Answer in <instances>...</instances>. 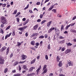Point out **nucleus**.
<instances>
[{"label": "nucleus", "mask_w": 76, "mask_h": 76, "mask_svg": "<svg viewBox=\"0 0 76 76\" xmlns=\"http://www.w3.org/2000/svg\"><path fill=\"white\" fill-rule=\"evenodd\" d=\"M1 22L3 24H6V23L7 22V20L6 18L4 16L1 17Z\"/></svg>", "instance_id": "f257e3e1"}, {"label": "nucleus", "mask_w": 76, "mask_h": 76, "mask_svg": "<svg viewBox=\"0 0 76 76\" xmlns=\"http://www.w3.org/2000/svg\"><path fill=\"white\" fill-rule=\"evenodd\" d=\"M42 70L43 71H44L42 73V74H45V73H46L47 72V65H45L43 68H42Z\"/></svg>", "instance_id": "f03ea898"}, {"label": "nucleus", "mask_w": 76, "mask_h": 76, "mask_svg": "<svg viewBox=\"0 0 76 76\" xmlns=\"http://www.w3.org/2000/svg\"><path fill=\"white\" fill-rule=\"evenodd\" d=\"M67 63L68 65L69 66H73V62H71L70 60H67Z\"/></svg>", "instance_id": "7ed1b4c3"}, {"label": "nucleus", "mask_w": 76, "mask_h": 76, "mask_svg": "<svg viewBox=\"0 0 76 76\" xmlns=\"http://www.w3.org/2000/svg\"><path fill=\"white\" fill-rule=\"evenodd\" d=\"M4 62V60L3 57H0V64H3Z\"/></svg>", "instance_id": "20e7f679"}, {"label": "nucleus", "mask_w": 76, "mask_h": 76, "mask_svg": "<svg viewBox=\"0 0 76 76\" xmlns=\"http://www.w3.org/2000/svg\"><path fill=\"white\" fill-rule=\"evenodd\" d=\"M21 57L22 60H25V59H26V58H27V56L23 54L21 56Z\"/></svg>", "instance_id": "39448f33"}, {"label": "nucleus", "mask_w": 76, "mask_h": 76, "mask_svg": "<svg viewBox=\"0 0 76 76\" xmlns=\"http://www.w3.org/2000/svg\"><path fill=\"white\" fill-rule=\"evenodd\" d=\"M54 29L55 31V33L56 34H57V35H59V33H60L59 30L56 28H55Z\"/></svg>", "instance_id": "423d86ee"}, {"label": "nucleus", "mask_w": 76, "mask_h": 76, "mask_svg": "<svg viewBox=\"0 0 76 76\" xmlns=\"http://www.w3.org/2000/svg\"><path fill=\"white\" fill-rule=\"evenodd\" d=\"M54 27H52L48 31V33H50L51 32H52V31H53V30H54Z\"/></svg>", "instance_id": "0eeeda50"}, {"label": "nucleus", "mask_w": 76, "mask_h": 76, "mask_svg": "<svg viewBox=\"0 0 76 76\" xmlns=\"http://www.w3.org/2000/svg\"><path fill=\"white\" fill-rule=\"evenodd\" d=\"M54 27H52L48 31V33H50L51 32H52V31H53V30H54Z\"/></svg>", "instance_id": "6e6552de"}, {"label": "nucleus", "mask_w": 76, "mask_h": 76, "mask_svg": "<svg viewBox=\"0 0 76 76\" xmlns=\"http://www.w3.org/2000/svg\"><path fill=\"white\" fill-rule=\"evenodd\" d=\"M51 23H52V21H50L48 22L47 23V26H48V27H49V26H50L51 25Z\"/></svg>", "instance_id": "1a4fd4ad"}, {"label": "nucleus", "mask_w": 76, "mask_h": 76, "mask_svg": "<svg viewBox=\"0 0 76 76\" xmlns=\"http://www.w3.org/2000/svg\"><path fill=\"white\" fill-rule=\"evenodd\" d=\"M7 48L6 47H3L1 49V52H3V51L5 50Z\"/></svg>", "instance_id": "9d476101"}, {"label": "nucleus", "mask_w": 76, "mask_h": 76, "mask_svg": "<svg viewBox=\"0 0 76 76\" xmlns=\"http://www.w3.org/2000/svg\"><path fill=\"white\" fill-rule=\"evenodd\" d=\"M71 52V50L70 49H67L65 51V54H68L69 53Z\"/></svg>", "instance_id": "9b49d317"}, {"label": "nucleus", "mask_w": 76, "mask_h": 76, "mask_svg": "<svg viewBox=\"0 0 76 76\" xmlns=\"http://www.w3.org/2000/svg\"><path fill=\"white\" fill-rule=\"evenodd\" d=\"M41 69V66L40 65L39 66V67L36 70V71L37 72V75H38V74L39 72V71L40 70V69Z\"/></svg>", "instance_id": "f8f14e48"}, {"label": "nucleus", "mask_w": 76, "mask_h": 76, "mask_svg": "<svg viewBox=\"0 0 76 76\" xmlns=\"http://www.w3.org/2000/svg\"><path fill=\"white\" fill-rule=\"evenodd\" d=\"M35 61H36V58H34L30 62V64H34V63H35Z\"/></svg>", "instance_id": "ddd939ff"}, {"label": "nucleus", "mask_w": 76, "mask_h": 76, "mask_svg": "<svg viewBox=\"0 0 76 76\" xmlns=\"http://www.w3.org/2000/svg\"><path fill=\"white\" fill-rule=\"evenodd\" d=\"M35 67L34 66L31 67L29 69V72H32L33 71V69H35Z\"/></svg>", "instance_id": "4468645a"}, {"label": "nucleus", "mask_w": 76, "mask_h": 76, "mask_svg": "<svg viewBox=\"0 0 76 76\" xmlns=\"http://www.w3.org/2000/svg\"><path fill=\"white\" fill-rule=\"evenodd\" d=\"M38 26V25L37 24L33 27V30H36Z\"/></svg>", "instance_id": "2eb2a0df"}, {"label": "nucleus", "mask_w": 76, "mask_h": 76, "mask_svg": "<svg viewBox=\"0 0 76 76\" xmlns=\"http://www.w3.org/2000/svg\"><path fill=\"white\" fill-rule=\"evenodd\" d=\"M18 30L20 31H22V32H23V31H24V28H23V27L19 28H18Z\"/></svg>", "instance_id": "dca6fc26"}, {"label": "nucleus", "mask_w": 76, "mask_h": 76, "mask_svg": "<svg viewBox=\"0 0 76 76\" xmlns=\"http://www.w3.org/2000/svg\"><path fill=\"white\" fill-rule=\"evenodd\" d=\"M23 68L24 69H25V70H28V68H27V66L26 65H24L23 66Z\"/></svg>", "instance_id": "f3484780"}, {"label": "nucleus", "mask_w": 76, "mask_h": 76, "mask_svg": "<svg viewBox=\"0 0 76 76\" xmlns=\"http://www.w3.org/2000/svg\"><path fill=\"white\" fill-rule=\"evenodd\" d=\"M54 5H52V6H51L50 7L49 9L48 10V11H50V10H52L54 8Z\"/></svg>", "instance_id": "a211bd4d"}, {"label": "nucleus", "mask_w": 76, "mask_h": 76, "mask_svg": "<svg viewBox=\"0 0 76 76\" xmlns=\"http://www.w3.org/2000/svg\"><path fill=\"white\" fill-rule=\"evenodd\" d=\"M65 41V40H63L61 41H60L58 42V44H63V43Z\"/></svg>", "instance_id": "6ab92c4d"}, {"label": "nucleus", "mask_w": 76, "mask_h": 76, "mask_svg": "<svg viewBox=\"0 0 76 76\" xmlns=\"http://www.w3.org/2000/svg\"><path fill=\"white\" fill-rule=\"evenodd\" d=\"M62 64H62V61H60L58 64V66L59 67H61V66H62Z\"/></svg>", "instance_id": "aec40b11"}, {"label": "nucleus", "mask_w": 76, "mask_h": 76, "mask_svg": "<svg viewBox=\"0 0 76 76\" xmlns=\"http://www.w3.org/2000/svg\"><path fill=\"white\" fill-rule=\"evenodd\" d=\"M35 41H31V42L30 44H31V45H34V44H35Z\"/></svg>", "instance_id": "412c9836"}, {"label": "nucleus", "mask_w": 76, "mask_h": 76, "mask_svg": "<svg viewBox=\"0 0 76 76\" xmlns=\"http://www.w3.org/2000/svg\"><path fill=\"white\" fill-rule=\"evenodd\" d=\"M18 64V61H15L13 64V66H16L17 64Z\"/></svg>", "instance_id": "4be33fe9"}, {"label": "nucleus", "mask_w": 76, "mask_h": 76, "mask_svg": "<svg viewBox=\"0 0 76 76\" xmlns=\"http://www.w3.org/2000/svg\"><path fill=\"white\" fill-rule=\"evenodd\" d=\"M64 25H62L61 26V31H62V30H63V29L64 30Z\"/></svg>", "instance_id": "5701e85b"}, {"label": "nucleus", "mask_w": 76, "mask_h": 76, "mask_svg": "<svg viewBox=\"0 0 76 76\" xmlns=\"http://www.w3.org/2000/svg\"><path fill=\"white\" fill-rule=\"evenodd\" d=\"M7 70H8V68H5L4 71V73H7Z\"/></svg>", "instance_id": "b1692460"}, {"label": "nucleus", "mask_w": 76, "mask_h": 76, "mask_svg": "<svg viewBox=\"0 0 76 76\" xmlns=\"http://www.w3.org/2000/svg\"><path fill=\"white\" fill-rule=\"evenodd\" d=\"M52 12H54V13H57V10L56 9H53V10H52Z\"/></svg>", "instance_id": "393cba45"}, {"label": "nucleus", "mask_w": 76, "mask_h": 76, "mask_svg": "<svg viewBox=\"0 0 76 76\" xmlns=\"http://www.w3.org/2000/svg\"><path fill=\"white\" fill-rule=\"evenodd\" d=\"M60 58L59 56H57L56 61H60Z\"/></svg>", "instance_id": "a878e982"}, {"label": "nucleus", "mask_w": 76, "mask_h": 76, "mask_svg": "<svg viewBox=\"0 0 76 76\" xmlns=\"http://www.w3.org/2000/svg\"><path fill=\"white\" fill-rule=\"evenodd\" d=\"M47 20H43L41 22V25H42L43 23H45Z\"/></svg>", "instance_id": "bb28decb"}, {"label": "nucleus", "mask_w": 76, "mask_h": 76, "mask_svg": "<svg viewBox=\"0 0 76 76\" xmlns=\"http://www.w3.org/2000/svg\"><path fill=\"white\" fill-rule=\"evenodd\" d=\"M70 25H68L65 27V29H66V30H67L68 29H69V27H70Z\"/></svg>", "instance_id": "cd10ccee"}, {"label": "nucleus", "mask_w": 76, "mask_h": 76, "mask_svg": "<svg viewBox=\"0 0 76 76\" xmlns=\"http://www.w3.org/2000/svg\"><path fill=\"white\" fill-rule=\"evenodd\" d=\"M21 76V74H14L13 76Z\"/></svg>", "instance_id": "c85d7f7f"}, {"label": "nucleus", "mask_w": 76, "mask_h": 76, "mask_svg": "<svg viewBox=\"0 0 76 76\" xmlns=\"http://www.w3.org/2000/svg\"><path fill=\"white\" fill-rule=\"evenodd\" d=\"M72 45V44L70 43V42L68 43L67 44V46H71V45Z\"/></svg>", "instance_id": "c756f323"}, {"label": "nucleus", "mask_w": 76, "mask_h": 76, "mask_svg": "<svg viewBox=\"0 0 76 76\" xmlns=\"http://www.w3.org/2000/svg\"><path fill=\"white\" fill-rule=\"evenodd\" d=\"M29 19H28L26 20V21L24 22V24H25V25H26V24H27V23H28V22H29Z\"/></svg>", "instance_id": "7c9ffc66"}, {"label": "nucleus", "mask_w": 76, "mask_h": 76, "mask_svg": "<svg viewBox=\"0 0 76 76\" xmlns=\"http://www.w3.org/2000/svg\"><path fill=\"white\" fill-rule=\"evenodd\" d=\"M29 4H28L26 6V7H25L24 9V10H26V9H27L28 8V7H29Z\"/></svg>", "instance_id": "2f4dec72"}, {"label": "nucleus", "mask_w": 76, "mask_h": 76, "mask_svg": "<svg viewBox=\"0 0 76 76\" xmlns=\"http://www.w3.org/2000/svg\"><path fill=\"white\" fill-rule=\"evenodd\" d=\"M26 62V61H20V62H19V63H20V64H22L23 63H25Z\"/></svg>", "instance_id": "473e14b6"}, {"label": "nucleus", "mask_w": 76, "mask_h": 76, "mask_svg": "<svg viewBox=\"0 0 76 76\" xmlns=\"http://www.w3.org/2000/svg\"><path fill=\"white\" fill-rule=\"evenodd\" d=\"M39 38H41V39H42L44 38V36L42 35H41L39 37Z\"/></svg>", "instance_id": "72a5a7b5"}, {"label": "nucleus", "mask_w": 76, "mask_h": 76, "mask_svg": "<svg viewBox=\"0 0 76 76\" xmlns=\"http://www.w3.org/2000/svg\"><path fill=\"white\" fill-rule=\"evenodd\" d=\"M72 32H73V33H76V31L75 30H71V31H70Z\"/></svg>", "instance_id": "f704fd0d"}, {"label": "nucleus", "mask_w": 76, "mask_h": 76, "mask_svg": "<svg viewBox=\"0 0 76 76\" xmlns=\"http://www.w3.org/2000/svg\"><path fill=\"white\" fill-rule=\"evenodd\" d=\"M75 23H76L75 22L74 23H71V24H69V25H70V26H74Z\"/></svg>", "instance_id": "c9c22d12"}, {"label": "nucleus", "mask_w": 76, "mask_h": 76, "mask_svg": "<svg viewBox=\"0 0 76 76\" xmlns=\"http://www.w3.org/2000/svg\"><path fill=\"white\" fill-rule=\"evenodd\" d=\"M45 58L46 60H48V55H45Z\"/></svg>", "instance_id": "e433bc0d"}, {"label": "nucleus", "mask_w": 76, "mask_h": 76, "mask_svg": "<svg viewBox=\"0 0 76 76\" xmlns=\"http://www.w3.org/2000/svg\"><path fill=\"white\" fill-rule=\"evenodd\" d=\"M0 33H1V34H3L4 32H3V29H0Z\"/></svg>", "instance_id": "4c0bfd02"}, {"label": "nucleus", "mask_w": 76, "mask_h": 76, "mask_svg": "<svg viewBox=\"0 0 76 76\" xmlns=\"http://www.w3.org/2000/svg\"><path fill=\"white\" fill-rule=\"evenodd\" d=\"M20 14V12H18L15 15V17H17V16H19V15Z\"/></svg>", "instance_id": "58836bf2"}, {"label": "nucleus", "mask_w": 76, "mask_h": 76, "mask_svg": "<svg viewBox=\"0 0 76 76\" xmlns=\"http://www.w3.org/2000/svg\"><path fill=\"white\" fill-rule=\"evenodd\" d=\"M10 26H8L7 28H6V30L7 31V30H8V29H10Z\"/></svg>", "instance_id": "ea45409f"}, {"label": "nucleus", "mask_w": 76, "mask_h": 76, "mask_svg": "<svg viewBox=\"0 0 76 76\" xmlns=\"http://www.w3.org/2000/svg\"><path fill=\"white\" fill-rule=\"evenodd\" d=\"M48 50H50L51 49V48L50 47V44L48 45Z\"/></svg>", "instance_id": "a19ab883"}, {"label": "nucleus", "mask_w": 76, "mask_h": 76, "mask_svg": "<svg viewBox=\"0 0 76 76\" xmlns=\"http://www.w3.org/2000/svg\"><path fill=\"white\" fill-rule=\"evenodd\" d=\"M33 36H37L38 35V33H33Z\"/></svg>", "instance_id": "79ce46f5"}, {"label": "nucleus", "mask_w": 76, "mask_h": 76, "mask_svg": "<svg viewBox=\"0 0 76 76\" xmlns=\"http://www.w3.org/2000/svg\"><path fill=\"white\" fill-rule=\"evenodd\" d=\"M17 12H18V11L17 10H16L14 11V12L13 13V14L14 15H16V14L17 13Z\"/></svg>", "instance_id": "37998d69"}, {"label": "nucleus", "mask_w": 76, "mask_h": 76, "mask_svg": "<svg viewBox=\"0 0 76 76\" xmlns=\"http://www.w3.org/2000/svg\"><path fill=\"white\" fill-rule=\"evenodd\" d=\"M59 39H64V37H63V36H60L59 37Z\"/></svg>", "instance_id": "c03bdc74"}, {"label": "nucleus", "mask_w": 76, "mask_h": 76, "mask_svg": "<svg viewBox=\"0 0 76 76\" xmlns=\"http://www.w3.org/2000/svg\"><path fill=\"white\" fill-rule=\"evenodd\" d=\"M39 17L41 19H42V17H43V15L41 14L40 15Z\"/></svg>", "instance_id": "a18cd8bd"}, {"label": "nucleus", "mask_w": 76, "mask_h": 76, "mask_svg": "<svg viewBox=\"0 0 76 76\" xmlns=\"http://www.w3.org/2000/svg\"><path fill=\"white\" fill-rule=\"evenodd\" d=\"M6 4H2V7H4L6 6Z\"/></svg>", "instance_id": "49530a36"}, {"label": "nucleus", "mask_w": 76, "mask_h": 76, "mask_svg": "<svg viewBox=\"0 0 76 76\" xmlns=\"http://www.w3.org/2000/svg\"><path fill=\"white\" fill-rule=\"evenodd\" d=\"M17 44H18V47H19V46H20V45H21V43L18 42Z\"/></svg>", "instance_id": "de8ad7c7"}, {"label": "nucleus", "mask_w": 76, "mask_h": 76, "mask_svg": "<svg viewBox=\"0 0 76 76\" xmlns=\"http://www.w3.org/2000/svg\"><path fill=\"white\" fill-rule=\"evenodd\" d=\"M12 35L13 36H15V32L14 31H13L12 33Z\"/></svg>", "instance_id": "09e8293b"}, {"label": "nucleus", "mask_w": 76, "mask_h": 76, "mask_svg": "<svg viewBox=\"0 0 76 76\" xmlns=\"http://www.w3.org/2000/svg\"><path fill=\"white\" fill-rule=\"evenodd\" d=\"M64 50H65V48H64V47L62 48V49L61 50V51H64Z\"/></svg>", "instance_id": "8fccbe9b"}, {"label": "nucleus", "mask_w": 76, "mask_h": 76, "mask_svg": "<svg viewBox=\"0 0 76 76\" xmlns=\"http://www.w3.org/2000/svg\"><path fill=\"white\" fill-rule=\"evenodd\" d=\"M42 41H41L40 42V46H42Z\"/></svg>", "instance_id": "3c124183"}, {"label": "nucleus", "mask_w": 76, "mask_h": 76, "mask_svg": "<svg viewBox=\"0 0 76 76\" xmlns=\"http://www.w3.org/2000/svg\"><path fill=\"white\" fill-rule=\"evenodd\" d=\"M35 45L36 46H39V44L38 42H37L35 43Z\"/></svg>", "instance_id": "603ef678"}, {"label": "nucleus", "mask_w": 76, "mask_h": 76, "mask_svg": "<svg viewBox=\"0 0 76 76\" xmlns=\"http://www.w3.org/2000/svg\"><path fill=\"white\" fill-rule=\"evenodd\" d=\"M28 26H24V27H23V29H26V28H28Z\"/></svg>", "instance_id": "864d4df0"}, {"label": "nucleus", "mask_w": 76, "mask_h": 76, "mask_svg": "<svg viewBox=\"0 0 76 76\" xmlns=\"http://www.w3.org/2000/svg\"><path fill=\"white\" fill-rule=\"evenodd\" d=\"M58 76H65V75H63V74H59Z\"/></svg>", "instance_id": "5fc2aeb1"}, {"label": "nucleus", "mask_w": 76, "mask_h": 76, "mask_svg": "<svg viewBox=\"0 0 76 76\" xmlns=\"http://www.w3.org/2000/svg\"><path fill=\"white\" fill-rule=\"evenodd\" d=\"M31 76H34L35 75V73H30Z\"/></svg>", "instance_id": "6e6d98bb"}, {"label": "nucleus", "mask_w": 76, "mask_h": 76, "mask_svg": "<svg viewBox=\"0 0 76 76\" xmlns=\"http://www.w3.org/2000/svg\"><path fill=\"white\" fill-rule=\"evenodd\" d=\"M49 76H54V74L53 73H50L49 74Z\"/></svg>", "instance_id": "4d7b16f0"}, {"label": "nucleus", "mask_w": 76, "mask_h": 76, "mask_svg": "<svg viewBox=\"0 0 76 76\" xmlns=\"http://www.w3.org/2000/svg\"><path fill=\"white\" fill-rule=\"evenodd\" d=\"M47 37H48V34H46L45 35V38H47Z\"/></svg>", "instance_id": "13d9d810"}, {"label": "nucleus", "mask_w": 76, "mask_h": 76, "mask_svg": "<svg viewBox=\"0 0 76 76\" xmlns=\"http://www.w3.org/2000/svg\"><path fill=\"white\" fill-rule=\"evenodd\" d=\"M40 4H41V2H38L36 3L37 5H39Z\"/></svg>", "instance_id": "bf43d9fd"}, {"label": "nucleus", "mask_w": 76, "mask_h": 76, "mask_svg": "<svg viewBox=\"0 0 76 76\" xmlns=\"http://www.w3.org/2000/svg\"><path fill=\"white\" fill-rule=\"evenodd\" d=\"M16 71L15 69L13 70L12 71V73H16Z\"/></svg>", "instance_id": "052dcab7"}, {"label": "nucleus", "mask_w": 76, "mask_h": 76, "mask_svg": "<svg viewBox=\"0 0 76 76\" xmlns=\"http://www.w3.org/2000/svg\"><path fill=\"white\" fill-rule=\"evenodd\" d=\"M12 34V32H10L8 35H7L8 37H9L11 34Z\"/></svg>", "instance_id": "680f3d73"}, {"label": "nucleus", "mask_w": 76, "mask_h": 76, "mask_svg": "<svg viewBox=\"0 0 76 76\" xmlns=\"http://www.w3.org/2000/svg\"><path fill=\"white\" fill-rule=\"evenodd\" d=\"M25 36L26 37H28V32H26L25 34Z\"/></svg>", "instance_id": "e2e57ef3"}, {"label": "nucleus", "mask_w": 76, "mask_h": 76, "mask_svg": "<svg viewBox=\"0 0 76 76\" xmlns=\"http://www.w3.org/2000/svg\"><path fill=\"white\" fill-rule=\"evenodd\" d=\"M75 19H76V16H75L74 17H73L72 20H75Z\"/></svg>", "instance_id": "0e129e2a"}, {"label": "nucleus", "mask_w": 76, "mask_h": 76, "mask_svg": "<svg viewBox=\"0 0 76 76\" xmlns=\"http://www.w3.org/2000/svg\"><path fill=\"white\" fill-rule=\"evenodd\" d=\"M16 19L17 22H19V18H17Z\"/></svg>", "instance_id": "69168bd1"}, {"label": "nucleus", "mask_w": 76, "mask_h": 76, "mask_svg": "<svg viewBox=\"0 0 76 76\" xmlns=\"http://www.w3.org/2000/svg\"><path fill=\"white\" fill-rule=\"evenodd\" d=\"M57 16H58V17L59 18H61V15H59V14H58L57 15Z\"/></svg>", "instance_id": "338daca9"}, {"label": "nucleus", "mask_w": 76, "mask_h": 76, "mask_svg": "<svg viewBox=\"0 0 76 76\" xmlns=\"http://www.w3.org/2000/svg\"><path fill=\"white\" fill-rule=\"evenodd\" d=\"M13 53H11L10 56V57H13Z\"/></svg>", "instance_id": "774afa93"}]
</instances>
